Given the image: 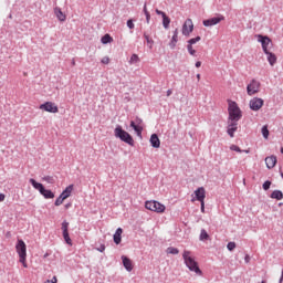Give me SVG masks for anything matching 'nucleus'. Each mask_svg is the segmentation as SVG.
Returning a JSON list of instances; mask_svg holds the SVG:
<instances>
[{"instance_id": "obj_1", "label": "nucleus", "mask_w": 283, "mask_h": 283, "mask_svg": "<svg viewBox=\"0 0 283 283\" xmlns=\"http://www.w3.org/2000/svg\"><path fill=\"white\" fill-rule=\"evenodd\" d=\"M182 258H184V262H185L187 269H189V271L197 273V275H202V270H200V266H198V262H196V260L191 256L190 251L185 250Z\"/></svg>"}, {"instance_id": "obj_2", "label": "nucleus", "mask_w": 283, "mask_h": 283, "mask_svg": "<svg viewBox=\"0 0 283 283\" xmlns=\"http://www.w3.org/2000/svg\"><path fill=\"white\" fill-rule=\"evenodd\" d=\"M114 136L115 138H119L122 143H126V145H129L130 147H134V137L127 133V130L123 129V126L117 125L114 129Z\"/></svg>"}, {"instance_id": "obj_13", "label": "nucleus", "mask_w": 283, "mask_h": 283, "mask_svg": "<svg viewBox=\"0 0 283 283\" xmlns=\"http://www.w3.org/2000/svg\"><path fill=\"white\" fill-rule=\"evenodd\" d=\"M220 21H224V17L220 15L203 20L202 24L205 25V28H211L213 25H218Z\"/></svg>"}, {"instance_id": "obj_54", "label": "nucleus", "mask_w": 283, "mask_h": 283, "mask_svg": "<svg viewBox=\"0 0 283 283\" xmlns=\"http://www.w3.org/2000/svg\"><path fill=\"white\" fill-rule=\"evenodd\" d=\"M170 94H172L171 90L167 91V96H169Z\"/></svg>"}, {"instance_id": "obj_43", "label": "nucleus", "mask_w": 283, "mask_h": 283, "mask_svg": "<svg viewBox=\"0 0 283 283\" xmlns=\"http://www.w3.org/2000/svg\"><path fill=\"white\" fill-rule=\"evenodd\" d=\"M244 262L245 264H249L251 262V256L249 254H245Z\"/></svg>"}, {"instance_id": "obj_8", "label": "nucleus", "mask_w": 283, "mask_h": 283, "mask_svg": "<svg viewBox=\"0 0 283 283\" xmlns=\"http://www.w3.org/2000/svg\"><path fill=\"white\" fill-rule=\"evenodd\" d=\"M260 82L256 80H252L248 86H247V92L248 96H253L254 94H258L260 92Z\"/></svg>"}, {"instance_id": "obj_58", "label": "nucleus", "mask_w": 283, "mask_h": 283, "mask_svg": "<svg viewBox=\"0 0 283 283\" xmlns=\"http://www.w3.org/2000/svg\"><path fill=\"white\" fill-rule=\"evenodd\" d=\"M261 283H266V281H262Z\"/></svg>"}, {"instance_id": "obj_4", "label": "nucleus", "mask_w": 283, "mask_h": 283, "mask_svg": "<svg viewBox=\"0 0 283 283\" xmlns=\"http://www.w3.org/2000/svg\"><path fill=\"white\" fill-rule=\"evenodd\" d=\"M15 251L20 258L21 264H23L24 269H28V263H25V260L28 258V245H25L24 240L18 239V242L15 244Z\"/></svg>"}, {"instance_id": "obj_5", "label": "nucleus", "mask_w": 283, "mask_h": 283, "mask_svg": "<svg viewBox=\"0 0 283 283\" xmlns=\"http://www.w3.org/2000/svg\"><path fill=\"white\" fill-rule=\"evenodd\" d=\"M29 182L33 188L36 189V191H39L41 196H43V198H45V200H52V198H54V192H52V190L45 189L43 184L35 181L33 178H31Z\"/></svg>"}, {"instance_id": "obj_41", "label": "nucleus", "mask_w": 283, "mask_h": 283, "mask_svg": "<svg viewBox=\"0 0 283 283\" xmlns=\"http://www.w3.org/2000/svg\"><path fill=\"white\" fill-rule=\"evenodd\" d=\"M156 14H158L159 17H163V18L167 15V13H165V11H161L158 9H156Z\"/></svg>"}, {"instance_id": "obj_50", "label": "nucleus", "mask_w": 283, "mask_h": 283, "mask_svg": "<svg viewBox=\"0 0 283 283\" xmlns=\"http://www.w3.org/2000/svg\"><path fill=\"white\" fill-rule=\"evenodd\" d=\"M64 207L65 209H70L72 207V202L66 203Z\"/></svg>"}, {"instance_id": "obj_53", "label": "nucleus", "mask_w": 283, "mask_h": 283, "mask_svg": "<svg viewBox=\"0 0 283 283\" xmlns=\"http://www.w3.org/2000/svg\"><path fill=\"white\" fill-rule=\"evenodd\" d=\"M52 283H56L57 281H56V276H53V279H52V281H51Z\"/></svg>"}, {"instance_id": "obj_23", "label": "nucleus", "mask_w": 283, "mask_h": 283, "mask_svg": "<svg viewBox=\"0 0 283 283\" xmlns=\"http://www.w3.org/2000/svg\"><path fill=\"white\" fill-rule=\"evenodd\" d=\"M177 43H178V29H176V30L174 31L171 41H170V43H169L170 50H175Z\"/></svg>"}, {"instance_id": "obj_29", "label": "nucleus", "mask_w": 283, "mask_h": 283, "mask_svg": "<svg viewBox=\"0 0 283 283\" xmlns=\"http://www.w3.org/2000/svg\"><path fill=\"white\" fill-rule=\"evenodd\" d=\"M169 23H171V19H169V17L164 15L163 17V25L165 28V30H167L169 28Z\"/></svg>"}, {"instance_id": "obj_19", "label": "nucleus", "mask_w": 283, "mask_h": 283, "mask_svg": "<svg viewBox=\"0 0 283 283\" xmlns=\"http://www.w3.org/2000/svg\"><path fill=\"white\" fill-rule=\"evenodd\" d=\"M72 191H74V185H69L60 195L64 200H67L70 196H72Z\"/></svg>"}, {"instance_id": "obj_28", "label": "nucleus", "mask_w": 283, "mask_h": 283, "mask_svg": "<svg viewBox=\"0 0 283 283\" xmlns=\"http://www.w3.org/2000/svg\"><path fill=\"white\" fill-rule=\"evenodd\" d=\"M166 253H169L170 255H178L180 250H178V248L169 247L167 248Z\"/></svg>"}, {"instance_id": "obj_32", "label": "nucleus", "mask_w": 283, "mask_h": 283, "mask_svg": "<svg viewBox=\"0 0 283 283\" xmlns=\"http://www.w3.org/2000/svg\"><path fill=\"white\" fill-rule=\"evenodd\" d=\"M261 134H262L263 138H269V126H266V125L262 126Z\"/></svg>"}, {"instance_id": "obj_25", "label": "nucleus", "mask_w": 283, "mask_h": 283, "mask_svg": "<svg viewBox=\"0 0 283 283\" xmlns=\"http://www.w3.org/2000/svg\"><path fill=\"white\" fill-rule=\"evenodd\" d=\"M270 198H272L273 200H282L283 192L281 190H274V191H272Z\"/></svg>"}, {"instance_id": "obj_21", "label": "nucleus", "mask_w": 283, "mask_h": 283, "mask_svg": "<svg viewBox=\"0 0 283 283\" xmlns=\"http://www.w3.org/2000/svg\"><path fill=\"white\" fill-rule=\"evenodd\" d=\"M268 56V62L269 64L273 67V65H275L277 63V56L275 55V53L268 51V53H265Z\"/></svg>"}, {"instance_id": "obj_35", "label": "nucleus", "mask_w": 283, "mask_h": 283, "mask_svg": "<svg viewBox=\"0 0 283 283\" xmlns=\"http://www.w3.org/2000/svg\"><path fill=\"white\" fill-rule=\"evenodd\" d=\"M64 200H65V199L60 195V196L55 199V202H54L55 207H61V205H63Z\"/></svg>"}, {"instance_id": "obj_42", "label": "nucleus", "mask_w": 283, "mask_h": 283, "mask_svg": "<svg viewBox=\"0 0 283 283\" xmlns=\"http://www.w3.org/2000/svg\"><path fill=\"white\" fill-rule=\"evenodd\" d=\"M101 63H103L104 65H108V63H109V57L104 56V57L102 59Z\"/></svg>"}, {"instance_id": "obj_33", "label": "nucleus", "mask_w": 283, "mask_h": 283, "mask_svg": "<svg viewBox=\"0 0 283 283\" xmlns=\"http://www.w3.org/2000/svg\"><path fill=\"white\" fill-rule=\"evenodd\" d=\"M201 39L202 38H200V35H197L196 38L188 40V45H196V43H198V41H201Z\"/></svg>"}, {"instance_id": "obj_48", "label": "nucleus", "mask_w": 283, "mask_h": 283, "mask_svg": "<svg viewBox=\"0 0 283 283\" xmlns=\"http://www.w3.org/2000/svg\"><path fill=\"white\" fill-rule=\"evenodd\" d=\"M3 200H6V195L0 193V202H3Z\"/></svg>"}, {"instance_id": "obj_49", "label": "nucleus", "mask_w": 283, "mask_h": 283, "mask_svg": "<svg viewBox=\"0 0 283 283\" xmlns=\"http://www.w3.org/2000/svg\"><path fill=\"white\" fill-rule=\"evenodd\" d=\"M200 205H201V213H205V201L200 202Z\"/></svg>"}, {"instance_id": "obj_17", "label": "nucleus", "mask_w": 283, "mask_h": 283, "mask_svg": "<svg viewBox=\"0 0 283 283\" xmlns=\"http://www.w3.org/2000/svg\"><path fill=\"white\" fill-rule=\"evenodd\" d=\"M265 165L268 167V169H273V167H275V165H277V157L275 156H270L265 158Z\"/></svg>"}, {"instance_id": "obj_44", "label": "nucleus", "mask_w": 283, "mask_h": 283, "mask_svg": "<svg viewBox=\"0 0 283 283\" xmlns=\"http://www.w3.org/2000/svg\"><path fill=\"white\" fill-rule=\"evenodd\" d=\"M97 251H99V253H103L105 251V244H101L99 248H97Z\"/></svg>"}, {"instance_id": "obj_3", "label": "nucleus", "mask_w": 283, "mask_h": 283, "mask_svg": "<svg viewBox=\"0 0 283 283\" xmlns=\"http://www.w3.org/2000/svg\"><path fill=\"white\" fill-rule=\"evenodd\" d=\"M228 120L239 122L242 118V109L238 106V103L229 99L228 101Z\"/></svg>"}, {"instance_id": "obj_38", "label": "nucleus", "mask_w": 283, "mask_h": 283, "mask_svg": "<svg viewBox=\"0 0 283 283\" xmlns=\"http://www.w3.org/2000/svg\"><path fill=\"white\" fill-rule=\"evenodd\" d=\"M262 187H263L264 191H269L271 189V180L264 181Z\"/></svg>"}, {"instance_id": "obj_11", "label": "nucleus", "mask_w": 283, "mask_h": 283, "mask_svg": "<svg viewBox=\"0 0 283 283\" xmlns=\"http://www.w3.org/2000/svg\"><path fill=\"white\" fill-rule=\"evenodd\" d=\"M258 41H259V43H261L264 54H268L269 53V45L271 44V39L266 35L259 34L258 35Z\"/></svg>"}, {"instance_id": "obj_18", "label": "nucleus", "mask_w": 283, "mask_h": 283, "mask_svg": "<svg viewBox=\"0 0 283 283\" xmlns=\"http://www.w3.org/2000/svg\"><path fill=\"white\" fill-rule=\"evenodd\" d=\"M113 240L115 242V244H120V242L123 241V228H117L114 235H113Z\"/></svg>"}, {"instance_id": "obj_16", "label": "nucleus", "mask_w": 283, "mask_h": 283, "mask_svg": "<svg viewBox=\"0 0 283 283\" xmlns=\"http://www.w3.org/2000/svg\"><path fill=\"white\" fill-rule=\"evenodd\" d=\"M195 196L198 202H205V198H207L205 187H199L197 190H195Z\"/></svg>"}, {"instance_id": "obj_34", "label": "nucleus", "mask_w": 283, "mask_h": 283, "mask_svg": "<svg viewBox=\"0 0 283 283\" xmlns=\"http://www.w3.org/2000/svg\"><path fill=\"white\" fill-rule=\"evenodd\" d=\"M138 61H140V59L138 57V54H133L130 56L129 63L130 65H134V63H138Z\"/></svg>"}, {"instance_id": "obj_46", "label": "nucleus", "mask_w": 283, "mask_h": 283, "mask_svg": "<svg viewBox=\"0 0 283 283\" xmlns=\"http://www.w3.org/2000/svg\"><path fill=\"white\" fill-rule=\"evenodd\" d=\"M143 10H144V14L147 15V12H149V11L147 10V3L144 4V9H143Z\"/></svg>"}, {"instance_id": "obj_30", "label": "nucleus", "mask_w": 283, "mask_h": 283, "mask_svg": "<svg viewBox=\"0 0 283 283\" xmlns=\"http://www.w3.org/2000/svg\"><path fill=\"white\" fill-rule=\"evenodd\" d=\"M199 240L201 241L209 240V233L207 232V230L205 229L201 230Z\"/></svg>"}, {"instance_id": "obj_55", "label": "nucleus", "mask_w": 283, "mask_h": 283, "mask_svg": "<svg viewBox=\"0 0 283 283\" xmlns=\"http://www.w3.org/2000/svg\"><path fill=\"white\" fill-rule=\"evenodd\" d=\"M72 65H76V61L72 60Z\"/></svg>"}, {"instance_id": "obj_10", "label": "nucleus", "mask_w": 283, "mask_h": 283, "mask_svg": "<svg viewBox=\"0 0 283 283\" xmlns=\"http://www.w3.org/2000/svg\"><path fill=\"white\" fill-rule=\"evenodd\" d=\"M40 109H43L44 112H49L50 114H57L59 106L52 102H45L40 105Z\"/></svg>"}, {"instance_id": "obj_9", "label": "nucleus", "mask_w": 283, "mask_h": 283, "mask_svg": "<svg viewBox=\"0 0 283 283\" xmlns=\"http://www.w3.org/2000/svg\"><path fill=\"white\" fill-rule=\"evenodd\" d=\"M130 127L134 129L137 136H143V119L136 117L135 120H130Z\"/></svg>"}, {"instance_id": "obj_27", "label": "nucleus", "mask_w": 283, "mask_h": 283, "mask_svg": "<svg viewBox=\"0 0 283 283\" xmlns=\"http://www.w3.org/2000/svg\"><path fill=\"white\" fill-rule=\"evenodd\" d=\"M144 39L146 40L149 50H151L154 48V40L149 38L147 32H144Z\"/></svg>"}, {"instance_id": "obj_52", "label": "nucleus", "mask_w": 283, "mask_h": 283, "mask_svg": "<svg viewBox=\"0 0 283 283\" xmlns=\"http://www.w3.org/2000/svg\"><path fill=\"white\" fill-rule=\"evenodd\" d=\"M283 282V270H282V273H281V277L279 280V283H282Z\"/></svg>"}, {"instance_id": "obj_39", "label": "nucleus", "mask_w": 283, "mask_h": 283, "mask_svg": "<svg viewBox=\"0 0 283 283\" xmlns=\"http://www.w3.org/2000/svg\"><path fill=\"white\" fill-rule=\"evenodd\" d=\"M228 251H234L235 250V242H228L227 244Z\"/></svg>"}, {"instance_id": "obj_7", "label": "nucleus", "mask_w": 283, "mask_h": 283, "mask_svg": "<svg viewBox=\"0 0 283 283\" xmlns=\"http://www.w3.org/2000/svg\"><path fill=\"white\" fill-rule=\"evenodd\" d=\"M263 106H264V99L260 97H253L249 102V107L252 112H260V109H262Z\"/></svg>"}, {"instance_id": "obj_56", "label": "nucleus", "mask_w": 283, "mask_h": 283, "mask_svg": "<svg viewBox=\"0 0 283 283\" xmlns=\"http://www.w3.org/2000/svg\"><path fill=\"white\" fill-rule=\"evenodd\" d=\"M197 78H198V81H200V74H197Z\"/></svg>"}, {"instance_id": "obj_26", "label": "nucleus", "mask_w": 283, "mask_h": 283, "mask_svg": "<svg viewBox=\"0 0 283 283\" xmlns=\"http://www.w3.org/2000/svg\"><path fill=\"white\" fill-rule=\"evenodd\" d=\"M112 41H114V38H112V35H109L108 33H106L101 39V43H103V45H107V43H112Z\"/></svg>"}, {"instance_id": "obj_51", "label": "nucleus", "mask_w": 283, "mask_h": 283, "mask_svg": "<svg viewBox=\"0 0 283 283\" xmlns=\"http://www.w3.org/2000/svg\"><path fill=\"white\" fill-rule=\"evenodd\" d=\"M283 282V270H282V273H281V277L279 280V283H282Z\"/></svg>"}, {"instance_id": "obj_6", "label": "nucleus", "mask_w": 283, "mask_h": 283, "mask_svg": "<svg viewBox=\"0 0 283 283\" xmlns=\"http://www.w3.org/2000/svg\"><path fill=\"white\" fill-rule=\"evenodd\" d=\"M145 208L148 209V211H155V213H165V205L154 200V201H146Z\"/></svg>"}, {"instance_id": "obj_20", "label": "nucleus", "mask_w": 283, "mask_h": 283, "mask_svg": "<svg viewBox=\"0 0 283 283\" xmlns=\"http://www.w3.org/2000/svg\"><path fill=\"white\" fill-rule=\"evenodd\" d=\"M150 145H151V147H154V149L160 148V138H158L157 134H153L150 136Z\"/></svg>"}, {"instance_id": "obj_57", "label": "nucleus", "mask_w": 283, "mask_h": 283, "mask_svg": "<svg viewBox=\"0 0 283 283\" xmlns=\"http://www.w3.org/2000/svg\"><path fill=\"white\" fill-rule=\"evenodd\" d=\"M281 154H283V147H281Z\"/></svg>"}, {"instance_id": "obj_47", "label": "nucleus", "mask_w": 283, "mask_h": 283, "mask_svg": "<svg viewBox=\"0 0 283 283\" xmlns=\"http://www.w3.org/2000/svg\"><path fill=\"white\" fill-rule=\"evenodd\" d=\"M196 67H201L202 66V62L200 61H197L196 64H195Z\"/></svg>"}, {"instance_id": "obj_24", "label": "nucleus", "mask_w": 283, "mask_h": 283, "mask_svg": "<svg viewBox=\"0 0 283 283\" xmlns=\"http://www.w3.org/2000/svg\"><path fill=\"white\" fill-rule=\"evenodd\" d=\"M54 12H55V15L56 18L59 19V21H65L66 17L65 14L63 13V11L61 10V8L56 7L54 9Z\"/></svg>"}, {"instance_id": "obj_22", "label": "nucleus", "mask_w": 283, "mask_h": 283, "mask_svg": "<svg viewBox=\"0 0 283 283\" xmlns=\"http://www.w3.org/2000/svg\"><path fill=\"white\" fill-rule=\"evenodd\" d=\"M122 262H123V266H124V269H126V271H132L134 269V266H132V260L129 258H127L126 255L122 256Z\"/></svg>"}, {"instance_id": "obj_36", "label": "nucleus", "mask_w": 283, "mask_h": 283, "mask_svg": "<svg viewBox=\"0 0 283 283\" xmlns=\"http://www.w3.org/2000/svg\"><path fill=\"white\" fill-rule=\"evenodd\" d=\"M43 180L48 182L49 185H54V177L52 176H45L43 177Z\"/></svg>"}, {"instance_id": "obj_14", "label": "nucleus", "mask_w": 283, "mask_h": 283, "mask_svg": "<svg viewBox=\"0 0 283 283\" xmlns=\"http://www.w3.org/2000/svg\"><path fill=\"white\" fill-rule=\"evenodd\" d=\"M237 132L238 120H228L227 134L230 136V138H233Z\"/></svg>"}, {"instance_id": "obj_15", "label": "nucleus", "mask_w": 283, "mask_h": 283, "mask_svg": "<svg viewBox=\"0 0 283 283\" xmlns=\"http://www.w3.org/2000/svg\"><path fill=\"white\" fill-rule=\"evenodd\" d=\"M193 32V21L191 19H187L182 27V35L189 36Z\"/></svg>"}, {"instance_id": "obj_40", "label": "nucleus", "mask_w": 283, "mask_h": 283, "mask_svg": "<svg viewBox=\"0 0 283 283\" xmlns=\"http://www.w3.org/2000/svg\"><path fill=\"white\" fill-rule=\"evenodd\" d=\"M126 25L127 28H129V30H134L135 28L134 20L132 19L127 20Z\"/></svg>"}, {"instance_id": "obj_37", "label": "nucleus", "mask_w": 283, "mask_h": 283, "mask_svg": "<svg viewBox=\"0 0 283 283\" xmlns=\"http://www.w3.org/2000/svg\"><path fill=\"white\" fill-rule=\"evenodd\" d=\"M187 50L191 56H196V50H193V45L188 44Z\"/></svg>"}, {"instance_id": "obj_45", "label": "nucleus", "mask_w": 283, "mask_h": 283, "mask_svg": "<svg viewBox=\"0 0 283 283\" xmlns=\"http://www.w3.org/2000/svg\"><path fill=\"white\" fill-rule=\"evenodd\" d=\"M146 22L149 23L150 19H151V14L149 12H146Z\"/></svg>"}, {"instance_id": "obj_31", "label": "nucleus", "mask_w": 283, "mask_h": 283, "mask_svg": "<svg viewBox=\"0 0 283 283\" xmlns=\"http://www.w3.org/2000/svg\"><path fill=\"white\" fill-rule=\"evenodd\" d=\"M230 149L231 151H237L238 154H242V151H244L245 154H249V150H241L238 145H231Z\"/></svg>"}, {"instance_id": "obj_12", "label": "nucleus", "mask_w": 283, "mask_h": 283, "mask_svg": "<svg viewBox=\"0 0 283 283\" xmlns=\"http://www.w3.org/2000/svg\"><path fill=\"white\" fill-rule=\"evenodd\" d=\"M62 235L66 242V244H72V239L70 238V222H67L66 220H64L62 222Z\"/></svg>"}]
</instances>
